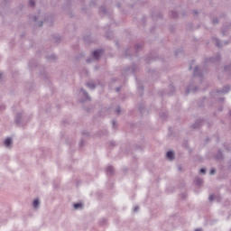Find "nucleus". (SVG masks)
I'll list each match as a JSON object with an SVG mask.
<instances>
[{
  "label": "nucleus",
  "mask_w": 231,
  "mask_h": 231,
  "mask_svg": "<svg viewBox=\"0 0 231 231\" xmlns=\"http://www.w3.org/2000/svg\"><path fill=\"white\" fill-rule=\"evenodd\" d=\"M195 184L197 187H201V185H203V179L195 178Z\"/></svg>",
  "instance_id": "9"
},
{
  "label": "nucleus",
  "mask_w": 231,
  "mask_h": 231,
  "mask_svg": "<svg viewBox=\"0 0 231 231\" xmlns=\"http://www.w3.org/2000/svg\"><path fill=\"white\" fill-rule=\"evenodd\" d=\"M87 86L89 89H95V85L93 83H87Z\"/></svg>",
  "instance_id": "17"
},
{
  "label": "nucleus",
  "mask_w": 231,
  "mask_h": 231,
  "mask_svg": "<svg viewBox=\"0 0 231 231\" xmlns=\"http://www.w3.org/2000/svg\"><path fill=\"white\" fill-rule=\"evenodd\" d=\"M40 205H41V202L39 201L38 199L33 200V203H32L33 208H39Z\"/></svg>",
  "instance_id": "12"
},
{
  "label": "nucleus",
  "mask_w": 231,
  "mask_h": 231,
  "mask_svg": "<svg viewBox=\"0 0 231 231\" xmlns=\"http://www.w3.org/2000/svg\"><path fill=\"white\" fill-rule=\"evenodd\" d=\"M220 59H221V56H219V54H217L216 58H209L208 60H209V62H219Z\"/></svg>",
  "instance_id": "10"
},
{
  "label": "nucleus",
  "mask_w": 231,
  "mask_h": 231,
  "mask_svg": "<svg viewBox=\"0 0 231 231\" xmlns=\"http://www.w3.org/2000/svg\"><path fill=\"white\" fill-rule=\"evenodd\" d=\"M195 231H201V229H195Z\"/></svg>",
  "instance_id": "40"
},
{
  "label": "nucleus",
  "mask_w": 231,
  "mask_h": 231,
  "mask_svg": "<svg viewBox=\"0 0 231 231\" xmlns=\"http://www.w3.org/2000/svg\"><path fill=\"white\" fill-rule=\"evenodd\" d=\"M116 91H120V88H116Z\"/></svg>",
  "instance_id": "34"
},
{
  "label": "nucleus",
  "mask_w": 231,
  "mask_h": 231,
  "mask_svg": "<svg viewBox=\"0 0 231 231\" xmlns=\"http://www.w3.org/2000/svg\"><path fill=\"white\" fill-rule=\"evenodd\" d=\"M106 172H107V174H114V172H115V168H113V166H108L107 168H106Z\"/></svg>",
  "instance_id": "14"
},
{
  "label": "nucleus",
  "mask_w": 231,
  "mask_h": 231,
  "mask_svg": "<svg viewBox=\"0 0 231 231\" xmlns=\"http://www.w3.org/2000/svg\"><path fill=\"white\" fill-rule=\"evenodd\" d=\"M141 49H142V44L135 45L136 51H140Z\"/></svg>",
  "instance_id": "18"
},
{
  "label": "nucleus",
  "mask_w": 231,
  "mask_h": 231,
  "mask_svg": "<svg viewBox=\"0 0 231 231\" xmlns=\"http://www.w3.org/2000/svg\"><path fill=\"white\" fill-rule=\"evenodd\" d=\"M171 15H172V17H178V13H176L175 11H172L171 12Z\"/></svg>",
  "instance_id": "23"
},
{
  "label": "nucleus",
  "mask_w": 231,
  "mask_h": 231,
  "mask_svg": "<svg viewBox=\"0 0 231 231\" xmlns=\"http://www.w3.org/2000/svg\"><path fill=\"white\" fill-rule=\"evenodd\" d=\"M212 41L215 46H217V48H223V43H221L217 38H213Z\"/></svg>",
  "instance_id": "5"
},
{
  "label": "nucleus",
  "mask_w": 231,
  "mask_h": 231,
  "mask_svg": "<svg viewBox=\"0 0 231 231\" xmlns=\"http://www.w3.org/2000/svg\"><path fill=\"white\" fill-rule=\"evenodd\" d=\"M0 109H5V106H0Z\"/></svg>",
  "instance_id": "35"
},
{
  "label": "nucleus",
  "mask_w": 231,
  "mask_h": 231,
  "mask_svg": "<svg viewBox=\"0 0 231 231\" xmlns=\"http://www.w3.org/2000/svg\"><path fill=\"white\" fill-rule=\"evenodd\" d=\"M121 111H122V110H120V106H118L117 109H116V114H117V115H120Z\"/></svg>",
  "instance_id": "29"
},
{
  "label": "nucleus",
  "mask_w": 231,
  "mask_h": 231,
  "mask_svg": "<svg viewBox=\"0 0 231 231\" xmlns=\"http://www.w3.org/2000/svg\"><path fill=\"white\" fill-rule=\"evenodd\" d=\"M3 77V74L0 73V79Z\"/></svg>",
  "instance_id": "41"
},
{
  "label": "nucleus",
  "mask_w": 231,
  "mask_h": 231,
  "mask_svg": "<svg viewBox=\"0 0 231 231\" xmlns=\"http://www.w3.org/2000/svg\"><path fill=\"white\" fill-rule=\"evenodd\" d=\"M15 124L17 125H21L26 122V116H24V112H18L15 116Z\"/></svg>",
  "instance_id": "1"
},
{
  "label": "nucleus",
  "mask_w": 231,
  "mask_h": 231,
  "mask_svg": "<svg viewBox=\"0 0 231 231\" xmlns=\"http://www.w3.org/2000/svg\"><path fill=\"white\" fill-rule=\"evenodd\" d=\"M82 207H83L82 203L74 204L75 210H79V208H82Z\"/></svg>",
  "instance_id": "15"
},
{
  "label": "nucleus",
  "mask_w": 231,
  "mask_h": 231,
  "mask_svg": "<svg viewBox=\"0 0 231 231\" xmlns=\"http://www.w3.org/2000/svg\"><path fill=\"white\" fill-rule=\"evenodd\" d=\"M166 156L168 158V160H170L171 162H172V160H174V153L172 152H167Z\"/></svg>",
  "instance_id": "11"
},
{
  "label": "nucleus",
  "mask_w": 231,
  "mask_h": 231,
  "mask_svg": "<svg viewBox=\"0 0 231 231\" xmlns=\"http://www.w3.org/2000/svg\"><path fill=\"white\" fill-rule=\"evenodd\" d=\"M194 14H198L196 11H194Z\"/></svg>",
  "instance_id": "43"
},
{
  "label": "nucleus",
  "mask_w": 231,
  "mask_h": 231,
  "mask_svg": "<svg viewBox=\"0 0 231 231\" xmlns=\"http://www.w3.org/2000/svg\"><path fill=\"white\" fill-rule=\"evenodd\" d=\"M219 100H220V101H221V100H224V98H220Z\"/></svg>",
  "instance_id": "42"
},
{
  "label": "nucleus",
  "mask_w": 231,
  "mask_h": 231,
  "mask_svg": "<svg viewBox=\"0 0 231 231\" xmlns=\"http://www.w3.org/2000/svg\"><path fill=\"white\" fill-rule=\"evenodd\" d=\"M226 71H231V64L225 68Z\"/></svg>",
  "instance_id": "25"
},
{
  "label": "nucleus",
  "mask_w": 231,
  "mask_h": 231,
  "mask_svg": "<svg viewBox=\"0 0 231 231\" xmlns=\"http://www.w3.org/2000/svg\"><path fill=\"white\" fill-rule=\"evenodd\" d=\"M136 70V66L133 65L132 67H129L125 69V75H133L134 71Z\"/></svg>",
  "instance_id": "3"
},
{
  "label": "nucleus",
  "mask_w": 231,
  "mask_h": 231,
  "mask_svg": "<svg viewBox=\"0 0 231 231\" xmlns=\"http://www.w3.org/2000/svg\"><path fill=\"white\" fill-rule=\"evenodd\" d=\"M49 60H55V59H57V57H55V55H51L48 57Z\"/></svg>",
  "instance_id": "19"
},
{
  "label": "nucleus",
  "mask_w": 231,
  "mask_h": 231,
  "mask_svg": "<svg viewBox=\"0 0 231 231\" xmlns=\"http://www.w3.org/2000/svg\"><path fill=\"white\" fill-rule=\"evenodd\" d=\"M201 124H203V121H202V120L197 121V122L193 125V128H194V129H199V125H201Z\"/></svg>",
  "instance_id": "13"
},
{
  "label": "nucleus",
  "mask_w": 231,
  "mask_h": 231,
  "mask_svg": "<svg viewBox=\"0 0 231 231\" xmlns=\"http://www.w3.org/2000/svg\"><path fill=\"white\" fill-rule=\"evenodd\" d=\"M129 54L126 53V57L128 56Z\"/></svg>",
  "instance_id": "44"
},
{
  "label": "nucleus",
  "mask_w": 231,
  "mask_h": 231,
  "mask_svg": "<svg viewBox=\"0 0 231 231\" xmlns=\"http://www.w3.org/2000/svg\"><path fill=\"white\" fill-rule=\"evenodd\" d=\"M229 91H230V86H226L223 88L222 90H217L212 92V97H214V98H217L219 95H226V93H228Z\"/></svg>",
  "instance_id": "2"
},
{
  "label": "nucleus",
  "mask_w": 231,
  "mask_h": 231,
  "mask_svg": "<svg viewBox=\"0 0 231 231\" xmlns=\"http://www.w3.org/2000/svg\"><path fill=\"white\" fill-rule=\"evenodd\" d=\"M110 145H115V142H111V143H110Z\"/></svg>",
  "instance_id": "36"
},
{
  "label": "nucleus",
  "mask_w": 231,
  "mask_h": 231,
  "mask_svg": "<svg viewBox=\"0 0 231 231\" xmlns=\"http://www.w3.org/2000/svg\"><path fill=\"white\" fill-rule=\"evenodd\" d=\"M210 174H211V175L216 174V170H215V169H212V170L210 171Z\"/></svg>",
  "instance_id": "30"
},
{
  "label": "nucleus",
  "mask_w": 231,
  "mask_h": 231,
  "mask_svg": "<svg viewBox=\"0 0 231 231\" xmlns=\"http://www.w3.org/2000/svg\"><path fill=\"white\" fill-rule=\"evenodd\" d=\"M209 201H214V195L209 196Z\"/></svg>",
  "instance_id": "31"
},
{
  "label": "nucleus",
  "mask_w": 231,
  "mask_h": 231,
  "mask_svg": "<svg viewBox=\"0 0 231 231\" xmlns=\"http://www.w3.org/2000/svg\"><path fill=\"white\" fill-rule=\"evenodd\" d=\"M194 77H199L201 79V69L198 66L194 69Z\"/></svg>",
  "instance_id": "6"
},
{
  "label": "nucleus",
  "mask_w": 231,
  "mask_h": 231,
  "mask_svg": "<svg viewBox=\"0 0 231 231\" xmlns=\"http://www.w3.org/2000/svg\"><path fill=\"white\" fill-rule=\"evenodd\" d=\"M179 171H181V166H179Z\"/></svg>",
  "instance_id": "38"
},
{
  "label": "nucleus",
  "mask_w": 231,
  "mask_h": 231,
  "mask_svg": "<svg viewBox=\"0 0 231 231\" xmlns=\"http://www.w3.org/2000/svg\"><path fill=\"white\" fill-rule=\"evenodd\" d=\"M87 62L89 64V62H91V59H88Z\"/></svg>",
  "instance_id": "32"
},
{
  "label": "nucleus",
  "mask_w": 231,
  "mask_h": 231,
  "mask_svg": "<svg viewBox=\"0 0 231 231\" xmlns=\"http://www.w3.org/2000/svg\"><path fill=\"white\" fill-rule=\"evenodd\" d=\"M92 55H93V58L96 59V60H98V59L102 57V50H96Z\"/></svg>",
  "instance_id": "4"
},
{
  "label": "nucleus",
  "mask_w": 231,
  "mask_h": 231,
  "mask_svg": "<svg viewBox=\"0 0 231 231\" xmlns=\"http://www.w3.org/2000/svg\"><path fill=\"white\" fill-rule=\"evenodd\" d=\"M143 91V87L139 88V90Z\"/></svg>",
  "instance_id": "33"
},
{
  "label": "nucleus",
  "mask_w": 231,
  "mask_h": 231,
  "mask_svg": "<svg viewBox=\"0 0 231 231\" xmlns=\"http://www.w3.org/2000/svg\"><path fill=\"white\" fill-rule=\"evenodd\" d=\"M32 19L33 23H37V21H39V18L37 16H32Z\"/></svg>",
  "instance_id": "22"
},
{
  "label": "nucleus",
  "mask_w": 231,
  "mask_h": 231,
  "mask_svg": "<svg viewBox=\"0 0 231 231\" xmlns=\"http://www.w3.org/2000/svg\"><path fill=\"white\" fill-rule=\"evenodd\" d=\"M99 11L102 12L103 14H105V12H106V7H100Z\"/></svg>",
  "instance_id": "26"
},
{
  "label": "nucleus",
  "mask_w": 231,
  "mask_h": 231,
  "mask_svg": "<svg viewBox=\"0 0 231 231\" xmlns=\"http://www.w3.org/2000/svg\"><path fill=\"white\" fill-rule=\"evenodd\" d=\"M5 147H12V138L8 137L7 139H5V141L4 142Z\"/></svg>",
  "instance_id": "8"
},
{
  "label": "nucleus",
  "mask_w": 231,
  "mask_h": 231,
  "mask_svg": "<svg viewBox=\"0 0 231 231\" xmlns=\"http://www.w3.org/2000/svg\"><path fill=\"white\" fill-rule=\"evenodd\" d=\"M138 210H140V207L136 206L134 209V212H138Z\"/></svg>",
  "instance_id": "28"
},
{
  "label": "nucleus",
  "mask_w": 231,
  "mask_h": 231,
  "mask_svg": "<svg viewBox=\"0 0 231 231\" xmlns=\"http://www.w3.org/2000/svg\"><path fill=\"white\" fill-rule=\"evenodd\" d=\"M116 124V121H113V125H115Z\"/></svg>",
  "instance_id": "37"
},
{
  "label": "nucleus",
  "mask_w": 231,
  "mask_h": 231,
  "mask_svg": "<svg viewBox=\"0 0 231 231\" xmlns=\"http://www.w3.org/2000/svg\"><path fill=\"white\" fill-rule=\"evenodd\" d=\"M80 144L82 145V141H81Z\"/></svg>",
  "instance_id": "45"
},
{
  "label": "nucleus",
  "mask_w": 231,
  "mask_h": 231,
  "mask_svg": "<svg viewBox=\"0 0 231 231\" xmlns=\"http://www.w3.org/2000/svg\"><path fill=\"white\" fill-rule=\"evenodd\" d=\"M200 173H201V174H206V173H207V169L201 168V169H200Z\"/></svg>",
  "instance_id": "21"
},
{
  "label": "nucleus",
  "mask_w": 231,
  "mask_h": 231,
  "mask_svg": "<svg viewBox=\"0 0 231 231\" xmlns=\"http://www.w3.org/2000/svg\"><path fill=\"white\" fill-rule=\"evenodd\" d=\"M218 23L219 21L217 20V18L213 19V24H217Z\"/></svg>",
  "instance_id": "24"
},
{
  "label": "nucleus",
  "mask_w": 231,
  "mask_h": 231,
  "mask_svg": "<svg viewBox=\"0 0 231 231\" xmlns=\"http://www.w3.org/2000/svg\"><path fill=\"white\" fill-rule=\"evenodd\" d=\"M224 44H228V42H225Z\"/></svg>",
  "instance_id": "39"
},
{
  "label": "nucleus",
  "mask_w": 231,
  "mask_h": 231,
  "mask_svg": "<svg viewBox=\"0 0 231 231\" xmlns=\"http://www.w3.org/2000/svg\"><path fill=\"white\" fill-rule=\"evenodd\" d=\"M81 91L83 93V95L86 97V99H89V95L88 94V92H86V90H84V88H81Z\"/></svg>",
  "instance_id": "16"
},
{
  "label": "nucleus",
  "mask_w": 231,
  "mask_h": 231,
  "mask_svg": "<svg viewBox=\"0 0 231 231\" xmlns=\"http://www.w3.org/2000/svg\"><path fill=\"white\" fill-rule=\"evenodd\" d=\"M36 26H38V28H41V26H42V22L37 23Z\"/></svg>",
  "instance_id": "27"
},
{
  "label": "nucleus",
  "mask_w": 231,
  "mask_h": 231,
  "mask_svg": "<svg viewBox=\"0 0 231 231\" xmlns=\"http://www.w3.org/2000/svg\"><path fill=\"white\" fill-rule=\"evenodd\" d=\"M29 5H30V6H35V1L30 0Z\"/></svg>",
  "instance_id": "20"
},
{
  "label": "nucleus",
  "mask_w": 231,
  "mask_h": 231,
  "mask_svg": "<svg viewBox=\"0 0 231 231\" xmlns=\"http://www.w3.org/2000/svg\"><path fill=\"white\" fill-rule=\"evenodd\" d=\"M187 93H196L198 91V88H192V85L187 88Z\"/></svg>",
  "instance_id": "7"
}]
</instances>
